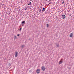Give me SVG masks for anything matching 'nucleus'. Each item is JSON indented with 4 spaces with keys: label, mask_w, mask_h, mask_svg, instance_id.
Here are the masks:
<instances>
[{
    "label": "nucleus",
    "mask_w": 74,
    "mask_h": 74,
    "mask_svg": "<svg viewBox=\"0 0 74 74\" xmlns=\"http://www.w3.org/2000/svg\"><path fill=\"white\" fill-rule=\"evenodd\" d=\"M63 62V60L62 59H61L59 62V64H62V63Z\"/></svg>",
    "instance_id": "f257e3e1"
},
{
    "label": "nucleus",
    "mask_w": 74,
    "mask_h": 74,
    "mask_svg": "<svg viewBox=\"0 0 74 74\" xmlns=\"http://www.w3.org/2000/svg\"><path fill=\"white\" fill-rule=\"evenodd\" d=\"M40 70L39 69H38L36 70V72L37 74H39L40 73Z\"/></svg>",
    "instance_id": "f03ea898"
},
{
    "label": "nucleus",
    "mask_w": 74,
    "mask_h": 74,
    "mask_svg": "<svg viewBox=\"0 0 74 74\" xmlns=\"http://www.w3.org/2000/svg\"><path fill=\"white\" fill-rule=\"evenodd\" d=\"M41 69L42 70H43V71H45V67H44V66H42L41 67Z\"/></svg>",
    "instance_id": "7ed1b4c3"
},
{
    "label": "nucleus",
    "mask_w": 74,
    "mask_h": 74,
    "mask_svg": "<svg viewBox=\"0 0 74 74\" xmlns=\"http://www.w3.org/2000/svg\"><path fill=\"white\" fill-rule=\"evenodd\" d=\"M62 19H65L66 18V15L64 14H63L62 16Z\"/></svg>",
    "instance_id": "20e7f679"
},
{
    "label": "nucleus",
    "mask_w": 74,
    "mask_h": 74,
    "mask_svg": "<svg viewBox=\"0 0 74 74\" xmlns=\"http://www.w3.org/2000/svg\"><path fill=\"white\" fill-rule=\"evenodd\" d=\"M18 52L16 51L15 52V57L16 58L18 56Z\"/></svg>",
    "instance_id": "39448f33"
},
{
    "label": "nucleus",
    "mask_w": 74,
    "mask_h": 74,
    "mask_svg": "<svg viewBox=\"0 0 74 74\" xmlns=\"http://www.w3.org/2000/svg\"><path fill=\"white\" fill-rule=\"evenodd\" d=\"M56 47L57 48H59V44H56Z\"/></svg>",
    "instance_id": "423d86ee"
},
{
    "label": "nucleus",
    "mask_w": 74,
    "mask_h": 74,
    "mask_svg": "<svg viewBox=\"0 0 74 74\" xmlns=\"http://www.w3.org/2000/svg\"><path fill=\"white\" fill-rule=\"evenodd\" d=\"M46 25L47 28H48V27H49V24H47Z\"/></svg>",
    "instance_id": "0eeeda50"
},
{
    "label": "nucleus",
    "mask_w": 74,
    "mask_h": 74,
    "mask_svg": "<svg viewBox=\"0 0 74 74\" xmlns=\"http://www.w3.org/2000/svg\"><path fill=\"white\" fill-rule=\"evenodd\" d=\"M22 24H23V25H24V24H25V21H23L22 22Z\"/></svg>",
    "instance_id": "6e6552de"
},
{
    "label": "nucleus",
    "mask_w": 74,
    "mask_h": 74,
    "mask_svg": "<svg viewBox=\"0 0 74 74\" xmlns=\"http://www.w3.org/2000/svg\"><path fill=\"white\" fill-rule=\"evenodd\" d=\"M42 8V7H41V8L38 9V10H39V12H41V9Z\"/></svg>",
    "instance_id": "1a4fd4ad"
},
{
    "label": "nucleus",
    "mask_w": 74,
    "mask_h": 74,
    "mask_svg": "<svg viewBox=\"0 0 74 74\" xmlns=\"http://www.w3.org/2000/svg\"><path fill=\"white\" fill-rule=\"evenodd\" d=\"M45 10V8H43L42 10V12H44Z\"/></svg>",
    "instance_id": "9d476101"
},
{
    "label": "nucleus",
    "mask_w": 74,
    "mask_h": 74,
    "mask_svg": "<svg viewBox=\"0 0 74 74\" xmlns=\"http://www.w3.org/2000/svg\"><path fill=\"white\" fill-rule=\"evenodd\" d=\"M73 36V33H71L70 35V37H72V36Z\"/></svg>",
    "instance_id": "9b49d317"
},
{
    "label": "nucleus",
    "mask_w": 74,
    "mask_h": 74,
    "mask_svg": "<svg viewBox=\"0 0 74 74\" xmlns=\"http://www.w3.org/2000/svg\"><path fill=\"white\" fill-rule=\"evenodd\" d=\"M31 4V2H29L28 3V5H30Z\"/></svg>",
    "instance_id": "f8f14e48"
},
{
    "label": "nucleus",
    "mask_w": 74,
    "mask_h": 74,
    "mask_svg": "<svg viewBox=\"0 0 74 74\" xmlns=\"http://www.w3.org/2000/svg\"><path fill=\"white\" fill-rule=\"evenodd\" d=\"M17 38L16 36H14V39H16Z\"/></svg>",
    "instance_id": "ddd939ff"
},
{
    "label": "nucleus",
    "mask_w": 74,
    "mask_h": 74,
    "mask_svg": "<svg viewBox=\"0 0 74 74\" xmlns=\"http://www.w3.org/2000/svg\"><path fill=\"white\" fill-rule=\"evenodd\" d=\"M25 46L24 45H22L21 46V47L22 48H23V47H24Z\"/></svg>",
    "instance_id": "4468645a"
},
{
    "label": "nucleus",
    "mask_w": 74,
    "mask_h": 74,
    "mask_svg": "<svg viewBox=\"0 0 74 74\" xmlns=\"http://www.w3.org/2000/svg\"><path fill=\"white\" fill-rule=\"evenodd\" d=\"M51 3H52V2H50L49 3V4L48 5H49L50 4H51Z\"/></svg>",
    "instance_id": "2eb2a0df"
},
{
    "label": "nucleus",
    "mask_w": 74,
    "mask_h": 74,
    "mask_svg": "<svg viewBox=\"0 0 74 74\" xmlns=\"http://www.w3.org/2000/svg\"><path fill=\"white\" fill-rule=\"evenodd\" d=\"M22 29V28H21L19 29V30L20 31H21V30Z\"/></svg>",
    "instance_id": "dca6fc26"
},
{
    "label": "nucleus",
    "mask_w": 74,
    "mask_h": 74,
    "mask_svg": "<svg viewBox=\"0 0 74 74\" xmlns=\"http://www.w3.org/2000/svg\"><path fill=\"white\" fill-rule=\"evenodd\" d=\"M64 1H63L62 3V4H64Z\"/></svg>",
    "instance_id": "f3484780"
},
{
    "label": "nucleus",
    "mask_w": 74,
    "mask_h": 74,
    "mask_svg": "<svg viewBox=\"0 0 74 74\" xmlns=\"http://www.w3.org/2000/svg\"><path fill=\"white\" fill-rule=\"evenodd\" d=\"M17 36H19V34H17Z\"/></svg>",
    "instance_id": "a211bd4d"
},
{
    "label": "nucleus",
    "mask_w": 74,
    "mask_h": 74,
    "mask_svg": "<svg viewBox=\"0 0 74 74\" xmlns=\"http://www.w3.org/2000/svg\"><path fill=\"white\" fill-rule=\"evenodd\" d=\"M27 8H25V10H27Z\"/></svg>",
    "instance_id": "6ab92c4d"
},
{
    "label": "nucleus",
    "mask_w": 74,
    "mask_h": 74,
    "mask_svg": "<svg viewBox=\"0 0 74 74\" xmlns=\"http://www.w3.org/2000/svg\"><path fill=\"white\" fill-rule=\"evenodd\" d=\"M9 66H11V64H10V63L9 64Z\"/></svg>",
    "instance_id": "aec40b11"
},
{
    "label": "nucleus",
    "mask_w": 74,
    "mask_h": 74,
    "mask_svg": "<svg viewBox=\"0 0 74 74\" xmlns=\"http://www.w3.org/2000/svg\"><path fill=\"white\" fill-rule=\"evenodd\" d=\"M70 15L71 16V14H70Z\"/></svg>",
    "instance_id": "412c9836"
},
{
    "label": "nucleus",
    "mask_w": 74,
    "mask_h": 74,
    "mask_svg": "<svg viewBox=\"0 0 74 74\" xmlns=\"http://www.w3.org/2000/svg\"><path fill=\"white\" fill-rule=\"evenodd\" d=\"M22 25V26H23V25Z\"/></svg>",
    "instance_id": "4be33fe9"
},
{
    "label": "nucleus",
    "mask_w": 74,
    "mask_h": 74,
    "mask_svg": "<svg viewBox=\"0 0 74 74\" xmlns=\"http://www.w3.org/2000/svg\"><path fill=\"white\" fill-rule=\"evenodd\" d=\"M50 1H51L52 0H49Z\"/></svg>",
    "instance_id": "5701e85b"
}]
</instances>
